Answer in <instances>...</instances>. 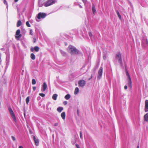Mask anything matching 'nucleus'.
<instances>
[{
  "label": "nucleus",
  "instance_id": "nucleus-1",
  "mask_svg": "<svg viewBox=\"0 0 148 148\" xmlns=\"http://www.w3.org/2000/svg\"><path fill=\"white\" fill-rule=\"evenodd\" d=\"M68 51L71 54H78L79 51L74 47L70 45L67 48Z\"/></svg>",
  "mask_w": 148,
  "mask_h": 148
},
{
  "label": "nucleus",
  "instance_id": "nucleus-2",
  "mask_svg": "<svg viewBox=\"0 0 148 148\" xmlns=\"http://www.w3.org/2000/svg\"><path fill=\"white\" fill-rule=\"evenodd\" d=\"M46 16V13L43 12H40L37 15L36 17V21L39 22L40 21V19H43Z\"/></svg>",
  "mask_w": 148,
  "mask_h": 148
},
{
  "label": "nucleus",
  "instance_id": "nucleus-3",
  "mask_svg": "<svg viewBox=\"0 0 148 148\" xmlns=\"http://www.w3.org/2000/svg\"><path fill=\"white\" fill-rule=\"evenodd\" d=\"M56 0H48L44 3V5L45 7H48L56 3Z\"/></svg>",
  "mask_w": 148,
  "mask_h": 148
},
{
  "label": "nucleus",
  "instance_id": "nucleus-4",
  "mask_svg": "<svg viewBox=\"0 0 148 148\" xmlns=\"http://www.w3.org/2000/svg\"><path fill=\"white\" fill-rule=\"evenodd\" d=\"M126 74L128 81V85L130 88H132V84L131 77L128 73L127 71H126Z\"/></svg>",
  "mask_w": 148,
  "mask_h": 148
},
{
  "label": "nucleus",
  "instance_id": "nucleus-5",
  "mask_svg": "<svg viewBox=\"0 0 148 148\" xmlns=\"http://www.w3.org/2000/svg\"><path fill=\"white\" fill-rule=\"evenodd\" d=\"M20 29H18L16 31L15 35V37L16 39L17 40H19L22 36V35L20 34Z\"/></svg>",
  "mask_w": 148,
  "mask_h": 148
},
{
  "label": "nucleus",
  "instance_id": "nucleus-6",
  "mask_svg": "<svg viewBox=\"0 0 148 148\" xmlns=\"http://www.w3.org/2000/svg\"><path fill=\"white\" fill-rule=\"evenodd\" d=\"M8 109L9 112H10V113L14 121L15 122H16V116L13 110H12V109L10 108H9Z\"/></svg>",
  "mask_w": 148,
  "mask_h": 148
},
{
  "label": "nucleus",
  "instance_id": "nucleus-7",
  "mask_svg": "<svg viewBox=\"0 0 148 148\" xmlns=\"http://www.w3.org/2000/svg\"><path fill=\"white\" fill-rule=\"evenodd\" d=\"M121 54L120 52H118L116 54V58L118 60L120 64L122 63V60L121 58Z\"/></svg>",
  "mask_w": 148,
  "mask_h": 148
},
{
  "label": "nucleus",
  "instance_id": "nucleus-8",
  "mask_svg": "<svg viewBox=\"0 0 148 148\" xmlns=\"http://www.w3.org/2000/svg\"><path fill=\"white\" fill-rule=\"evenodd\" d=\"M103 73V68L102 67H100L98 72L97 78L99 79H100L102 77Z\"/></svg>",
  "mask_w": 148,
  "mask_h": 148
},
{
  "label": "nucleus",
  "instance_id": "nucleus-9",
  "mask_svg": "<svg viewBox=\"0 0 148 148\" xmlns=\"http://www.w3.org/2000/svg\"><path fill=\"white\" fill-rule=\"evenodd\" d=\"M79 86L81 87H83L86 84L85 81L83 80H81L78 82Z\"/></svg>",
  "mask_w": 148,
  "mask_h": 148
},
{
  "label": "nucleus",
  "instance_id": "nucleus-10",
  "mask_svg": "<svg viewBox=\"0 0 148 148\" xmlns=\"http://www.w3.org/2000/svg\"><path fill=\"white\" fill-rule=\"evenodd\" d=\"M47 88V85L45 82H44L41 89V91L42 92L44 91Z\"/></svg>",
  "mask_w": 148,
  "mask_h": 148
},
{
  "label": "nucleus",
  "instance_id": "nucleus-11",
  "mask_svg": "<svg viewBox=\"0 0 148 148\" xmlns=\"http://www.w3.org/2000/svg\"><path fill=\"white\" fill-rule=\"evenodd\" d=\"M39 48L38 46H35L33 48L32 47L30 48V51L32 52H34V51H35L36 52H38L39 50Z\"/></svg>",
  "mask_w": 148,
  "mask_h": 148
},
{
  "label": "nucleus",
  "instance_id": "nucleus-12",
  "mask_svg": "<svg viewBox=\"0 0 148 148\" xmlns=\"http://www.w3.org/2000/svg\"><path fill=\"white\" fill-rule=\"evenodd\" d=\"M145 112L148 111V100H146L145 101Z\"/></svg>",
  "mask_w": 148,
  "mask_h": 148
},
{
  "label": "nucleus",
  "instance_id": "nucleus-13",
  "mask_svg": "<svg viewBox=\"0 0 148 148\" xmlns=\"http://www.w3.org/2000/svg\"><path fill=\"white\" fill-rule=\"evenodd\" d=\"M33 139L35 142V144L36 146L38 145L39 143L38 140V139L36 138L35 136H34L33 137Z\"/></svg>",
  "mask_w": 148,
  "mask_h": 148
},
{
  "label": "nucleus",
  "instance_id": "nucleus-14",
  "mask_svg": "<svg viewBox=\"0 0 148 148\" xmlns=\"http://www.w3.org/2000/svg\"><path fill=\"white\" fill-rule=\"evenodd\" d=\"M79 88L77 87L75 88L74 92V94L75 95H77L79 93Z\"/></svg>",
  "mask_w": 148,
  "mask_h": 148
},
{
  "label": "nucleus",
  "instance_id": "nucleus-15",
  "mask_svg": "<svg viewBox=\"0 0 148 148\" xmlns=\"http://www.w3.org/2000/svg\"><path fill=\"white\" fill-rule=\"evenodd\" d=\"M61 116L63 120H64L65 118V112H62L61 113Z\"/></svg>",
  "mask_w": 148,
  "mask_h": 148
},
{
  "label": "nucleus",
  "instance_id": "nucleus-16",
  "mask_svg": "<svg viewBox=\"0 0 148 148\" xmlns=\"http://www.w3.org/2000/svg\"><path fill=\"white\" fill-rule=\"evenodd\" d=\"M57 97L58 95L57 94H54L52 96V99L54 100H56L57 99Z\"/></svg>",
  "mask_w": 148,
  "mask_h": 148
},
{
  "label": "nucleus",
  "instance_id": "nucleus-17",
  "mask_svg": "<svg viewBox=\"0 0 148 148\" xmlns=\"http://www.w3.org/2000/svg\"><path fill=\"white\" fill-rule=\"evenodd\" d=\"M145 120L147 121H148V112L145 114L144 116Z\"/></svg>",
  "mask_w": 148,
  "mask_h": 148
},
{
  "label": "nucleus",
  "instance_id": "nucleus-18",
  "mask_svg": "<svg viewBox=\"0 0 148 148\" xmlns=\"http://www.w3.org/2000/svg\"><path fill=\"white\" fill-rule=\"evenodd\" d=\"M63 109V108L62 107H59L57 108V111L59 112H60Z\"/></svg>",
  "mask_w": 148,
  "mask_h": 148
},
{
  "label": "nucleus",
  "instance_id": "nucleus-19",
  "mask_svg": "<svg viewBox=\"0 0 148 148\" xmlns=\"http://www.w3.org/2000/svg\"><path fill=\"white\" fill-rule=\"evenodd\" d=\"M71 97V95L69 94L66 95L65 97L64 98L66 100L69 99Z\"/></svg>",
  "mask_w": 148,
  "mask_h": 148
},
{
  "label": "nucleus",
  "instance_id": "nucleus-20",
  "mask_svg": "<svg viewBox=\"0 0 148 148\" xmlns=\"http://www.w3.org/2000/svg\"><path fill=\"white\" fill-rule=\"evenodd\" d=\"M30 57L33 60H34L35 59V56L34 54L33 53H32L30 55Z\"/></svg>",
  "mask_w": 148,
  "mask_h": 148
},
{
  "label": "nucleus",
  "instance_id": "nucleus-21",
  "mask_svg": "<svg viewBox=\"0 0 148 148\" xmlns=\"http://www.w3.org/2000/svg\"><path fill=\"white\" fill-rule=\"evenodd\" d=\"M22 24V22L21 21L19 20L18 21L17 24H16V26L17 27H18L20 26Z\"/></svg>",
  "mask_w": 148,
  "mask_h": 148
},
{
  "label": "nucleus",
  "instance_id": "nucleus-22",
  "mask_svg": "<svg viewBox=\"0 0 148 148\" xmlns=\"http://www.w3.org/2000/svg\"><path fill=\"white\" fill-rule=\"evenodd\" d=\"M92 10L93 13L94 14L95 13L96 10L95 5H93L92 6Z\"/></svg>",
  "mask_w": 148,
  "mask_h": 148
},
{
  "label": "nucleus",
  "instance_id": "nucleus-23",
  "mask_svg": "<svg viewBox=\"0 0 148 148\" xmlns=\"http://www.w3.org/2000/svg\"><path fill=\"white\" fill-rule=\"evenodd\" d=\"M88 34H89V35L90 37L91 38V40H92L93 38H94V37H93V36L92 35V34L91 32H89Z\"/></svg>",
  "mask_w": 148,
  "mask_h": 148
},
{
  "label": "nucleus",
  "instance_id": "nucleus-24",
  "mask_svg": "<svg viewBox=\"0 0 148 148\" xmlns=\"http://www.w3.org/2000/svg\"><path fill=\"white\" fill-rule=\"evenodd\" d=\"M29 97H27L26 99V103L27 104L29 101Z\"/></svg>",
  "mask_w": 148,
  "mask_h": 148
},
{
  "label": "nucleus",
  "instance_id": "nucleus-25",
  "mask_svg": "<svg viewBox=\"0 0 148 148\" xmlns=\"http://www.w3.org/2000/svg\"><path fill=\"white\" fill-rule=\"evenodd\" d=\"M60 52L61 54H62V55L64 56H65L66 55V54L65 53V52H64V51L60 50Z\"/></svg>",
  "mask_w": 148,
  "mask_h": 148
},
{
  "label": "nucleus",
  "instance_id": "nucleus-26",
  "mask_svg": "<svg viewBox=\"0 0 148 148\" xmlns=\"http://www.w3.org/2000/svg\"><path fill=\"white\" fill-rule=\"evenodd\" d=\"M116 13H117V14L118 15V17H119V19H121V16L119 12L118 11H117Z\"/></svg>",
  "mask_w": 148,
  "mask_h": 148
},
{
  "label": "nucleus",
  "instance_id": "nucleus-27",
  "mask_svg": "<svg viewBox=\"0 0 148 148\" xmlns=\"http://www.w3.org/2000/svg\"><path fill=\"white\" fill-rule=\"evenodd\" d=\"M32 84H36V81L34 79H33L32 81Z\"/></svg>",
  "mask_w": 148,
  "mask_h": 148
},
{
  "label": "nucleus",
  "instance_id": "nucleus-28",
  "mask_svg": "<svg viewBox=\"0 0 148 148\" xmlns=\"http://www.w3.org/2000/svg\"><path fill=\"white\" fill-rule=\"evenodd\" d=\"M26 24L27 26L28 27H29L31 26L29 24L28 21L26 22Z\"/></svg>",
  "mask_w": 148,
  "mask_h": 148
},
{
  "label": "nucleus",
  "instance_id": "nucleus-29",
  "mask_svg": "<svg viewBox=\"0 0 148 148\" xmlns=\"http://www.w3.org/2000/svg\"><path fill=\"white\" fill-rule=\"evenodd\" d=\"M80 137L81 139H83L82 137V133L81 131L80 132Z\"/></svg>",
  "mask_w": 148,
  "mask_h": 148
},
{
  "label": "nucleus",
  "instance_id": "nucleus-30",
  "mask_svg": "<svg viewBox=\"0 0 148 148\" xmlns=\"http://www.w3.org/2000/svg\"><path fill=\"white\" fill-rule=\"evenodd\" d=\"M39 95H40V96H41L42 97H45V94H44L43 93H40L39 94Z\"/></svg>",
  "mask_w": 148,
  "mask_h": 148
},
{
  "label": "nucleus",
  "instance_id": "nucleus-31",
  "mask_svg": "<svg viewBox=\"0 0 148 148\" xmlns=\"http://www.w3.org/2000/svg\"><path fill=\"white\" fill-rule=\"evenodd\" d=\"M53 125L55 126H57L58 125V123H55Z\"/></svg>",
  "mask_w": 148,
  "mask_h": 148
},
{
  "label": "nucleus",
  "instance_id": "nucleus-32",
  "mask_svg": "<svg viewBox=\"0 0 148 148\" xmlns=\"http://www.w3.org/2000/svg\"><path fill=\"white\" fill-rule=\"evenodd\" d=\"M11 138H12V139L13 141H15L16 140V138H15V137L13 136H12Z\"/></svg>",
  "mask_w": 148,
  "mask_h": 148
},
{
  "label": "nucleus",
  "instance_id": "nucleus-33",
  "mask_svg": "<svg viewBox=\"0 0 148 148\" xmlns=\"http://www.w3.org/2000/svg\"><path fill=\"white\" fill-rule=\"evenodd\" d=\"M30 35H32L33 34V31L32 29H30Z\"/></svg>",
  "mask_w": 148,
  "mask_h": 148
},
{
  "label": "nucleus",
  "instance_id": "nucleus-34",
  "mask_svg": "<svg viewBox=\"0 0 148 148\" xmlns=\"http://www.w3.org/2000/svg\"><path fill=\"white\" fill-rule=\"evenodd\" d=\"M67 103V102L66 101H65L63 102V104L64 105H66Z\"/></svg>",
  "mask_w": 148,
  "mask_h": 148
},
{
  "label": "nucleus",
  "instance_id": "nucleus-35",
  "mask_svg": "<svg viewBox=\"0 0 148 148\" xmlns=\"http://www.w3.org/2000/svg\"><path fill=\"white\" fill-rule=\"evenodd\" d=\"M83 2L84 3V4H85L87 2V1L86 0H82Z\"/></svg>",
  "mask_w": 148,
  "mask_h": 148
},
{
  "label": "nucleus",
  "instance_id": "nucleus-36",
  "mask_svg": "<svg viewBox=\"0 0 148 148\" xmlns=\"http://www.w3.org/2000/svg\"><path fill=\"white\" fill-rule=\"evenodd\" d=\"M76 146L77 148H80V147H79V145H78L77 144H76Z\"/></svg>",
  "mask_w": 148,
  "mask_h": 148
},
{
  "label": "nucleus",
  "instance_id": "nucleus-37",
  "mask_svg": "<svg viewBox=\"0 0 148 148\" xmlns=\"http://www.w3.org/2000/svg\"><path fill=\"white\" fill-rule=\"evenodd\" d=\"M36 88V87H33V89L34 91H35Z\"/></svg>",
  "mask_w": 148,
  "mask_h": 148
},
{
  "label": "nucleus",
  "instance_id": "nucleus-38",
  "mask_svg": "<svg viewBox=\"0 0 148 148\" xmlns=\"http://www.w3.org/2000/svg\"><path fill=\"white\" fill-rule=\"evenodd\" d=\"M124 88L125 90L127 89V86L126 85L124 87Z\"/></svg>",
  "mask_w": 148,
  "mask_h": 148
},
{
  "label": "nucleus",
  "instance_id": "nucleus-39",
  "mask_svg": "<svg viewBox=\"0 0 148 148\" xmlns=\"http://www.w3.org/2000/svg\"><path fill=\"white\" fill-rule=\"evenodd\" d=\"M103 58L104 60H106V57L105 56H103Z\"/></svg>",
  "mask_w": 148,
  "mask_h": 148
},
{
  "label": "nucleus",
  "instance_id": "nucleus-40",
  "mask_svg": "<svg viewBox=\"0 0 148 148\" xmlns=\"http://www.w3.org/2000/svg\"><path fill=\"white\" fill-rule=\"evenodd\" d=\"M18 148H23L22 146H19Z\"/></svg>",
  "mask_w": 148,
  "mask_h": 148
},
{
  "label": "nucleus",
  "instance_id": "nucleus-41",
  "mask_svg": "<svg viewBox=\"0 0 148 148\" xmlns=\"http://www.w3.org/2000/svg\"><path fill=\"white\" fill-rule=\"evenodd\" d=\"M18 1V0H14V1L15 2H17Z\"/></svg>",
  "mask_w": 148,
  "mask_h": 148
},
{
  "label": "nucleus",
  "instance_id": "nucleus-42",
  "mask_svg": "<svg viewBox=\"0 0 148 148\" xmlns=\"http://www.w3.org/2000/svg\"><path fill=\"white\" fill-rule=\"evenodd\" d=\"M79 7L80 8H82V6H81V5H79Z\"/></svg>",
  "mask_w": 148,
  "mask_h": 148
},
{
  "label": "nucleus",
  "instance_id": "nucleus-43",
  "mask_svg": "<svg viewBox=\"0 0 148 148\" xmlns=\"http://www.w3.org/2000/svg\"><path fill=\"white\" fill-rule=\"evenodd\" d=\"M137 148H139V146H138L137 147Z\"/></svg>",
  "mask_w": 148,
  "mask_h": 148
},
{
  "label": "nucleus",
  "instance_id": "nucleus-44",
  "mask_svg": "<svg viewBox=\"0 0 148 148\" xmlns=\"http://www.w3.org/2000/svg\"><path fill=\"white\" fill-rule=\"evenodd\" d=\"M34 42H35V41L36 40V39L35 38H34Z\"/></svg>",
  "mask_w": 148,
  "mask_h": 148
},
{
  "label": "nucleus",
  "instance_id": "nucleus-45",
  "mask_svg": "<svg viewBox=\"0 0 148 148\" xmlns=\"http://www.w3.org/2000/svg\"><path fill=\"white\" fill-rule=\"evenodd\" d=\"M83 68H82V69H81V71H82V69H83Z\"/></svg>",
  "mask_w": 148,
  "mask_h": 148
},
{
  "label": "nucleus",
  "instance_id": "nucleus-46",
  "mask_svg": "<svg viewBox=\"0 0 148 148\" xmlns=\"http://www.w3.org/2000/svg\"><path fill=\"white\" fill-rule=\"evenodd\" d=\"M91 78H92V76L90 78H89V80H90Z\"/></svg>",
  "mask_w": 148,
  "mask_h": 148
},
{
  "label": "nucleus",
  "instance_id": "nucleus-47",
  "mask_svg": "<svg viewBox=\"0 0 148 148\" xmlns=\"http://www.w3.org/2000/svg\"><path fill=\"white\" fill-rule=\"evenodd\" d=\"M147 43H148V41H147Z\"/></svg>",
  "mask_w": 148,
  "mask_h": 148
}]
</instances>
